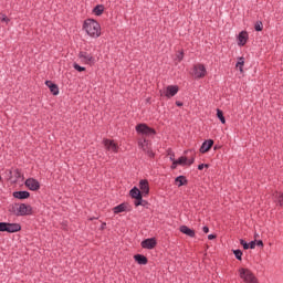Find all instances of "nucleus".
Masks as SVG:
<instances>
[{"label":"nucleus","instance_id":"f257e3e1","mask_svg":"<svg viewBox=\"0 0 283 283\" xmlns=\"http://www.w3.org/2000/svg\"><path fill=\"white\" fill-rule=\"evenodd\" d=\"M83 30H85L86 34L92 36V39H98V36H101V24L94 19L85 20Z\"/></svg>","mask_w":283,"mask_h":283},{"label":"nucleus","instance_id":"f03ea898","mask_svg":"<svg viewBox=\"0 0 283 283\" xmlns=\"http://www.w3.org/2000/svg\"><path fill=\"white\" fill-rule=\"evenodd\" d=\"M239 275H240L241 280L247 283H258V277H255L253 272H251V270H249V269L241 268L239 270Z\"/></svg>","mask_w":283,"mask_h":283},{"label":"nucleus","instance_id":"7ed1b4c3","mask_svg":"<svg viewBox=\"0 0 283 283\" xmlns=\"http://www.w3.org/2000/svg\"><path fill=\"white\" fill-rule=\"evenodd\" d=\"M13 213H15V216H30V213H32V207L25 205V203H15L13 207Z\"/></svg>","mask_w":283,"mask_h":283},{"label":"nucleus","instance_id":"20e7f679","mask_svg":"<svg viewBox=\"0 0 283 283\" xmlns=\"http://www.w3.org/2000/svg\"><path fill=\"white\" fill-rule=\"evenodd\" d=\"M130 196L136 200L135 207H145V205H147V201L143 200V192L140 191V189L134 187L130 190Z\"/></svg>","mask_w":283,"mask_h":283},{"label":"nucleus","instance_id":"39448f33","mask_svg":"<svg viewBox=\"0 0 283 283\" xmlns=\"http://www.w3.org/2000/svg\"><path fill=\"white\" fill-rule=\"evenodd\" d=\"M137 134H140L142 136H156V130L147 124H139L136 126Z\"/></svg>","mask_w":283,"mask_h":283},{"label":"nucleus","instance_id":"423d86ee","mask_svg":"<svg viewBox=\"0 0 283 283\" xmlns=\"http://www.w3.org/2000/svg\"><path fill=\"white\" fill-rule=\"evenodd\" d=\"M78 59L81 61V63H84L85 65H92L94 63H96V59H94V55H92L88 52L85 51H81L78 53Z\"/></svg>","mask_w":283,"mask_h":283},{"label":"nucleus","instance_id":"0eeeda50","mask_svg":"<svg viewBox=\"0 0 283 283\" xmlns=\"http://www.w3.org/2000/svg\"><path fill=\"white\" fill-rule=\"evenodd\" d=\"M178 91L177 85H168L164 91H160V95L166 96V98H174L178 94Z\"/></svg>","mask_w":283,"mask_h":283},{"label":"nucleus","instance_id":"6e6552de","mask_svg":"<svg viewBox=\"0 0 283 283\" xmlns=\"http://www.w3.org/2000/svg\"><path fill=\"white\" fill-rule=\"evenodd\" d=\"M103 145L106 151H112L113 154H118V149H120V147H118V144L112 139H104Z\"/></svg>","mask_w":283,"mask_h":283},{"label":"nucleus","instance_id":"1a4fd4ad","mask_svg":"<svg viewBox=\"0 0 283 283\" xmlns=\"http://www.w3.org/2000/svg\"><path fill=\"white\" fill-rule=\"evenodd\" d=\"M192 75L195 78H205L207 76V69L202 64H197L193 66Z\"/></svg>","mask_w":283,"mask_h":283},{"label":"nucleus","instance_id":"9d476101","mask_svg":"<svg viewBox=\"0 0 283 283\" xmlns=\"http://www.w3.org/2000/svg\"><path fill=\"white\" fill-rule=\"evenodd\" d=\"M25 187H28L30 191H39V189L41 188V185L39 184V181H36V179L29 178L25 180Z\"/></svg>","mask_w":283,"mask_h":283},{"label":"nucleus","instance_id":"9b49d317","mask_svg":"<svg viewBox=\"0 0 283 283\" xmlns=\"http://www.w3.org/2000/svg\"><path fill=\"white\" fill-rule=\"evenodd\" d=\"M139 191H142L143 196L149 195V181L142 179L139 181Z\"/></svg>","mask_w":283,"mask_h":283},{"label":"nucleus","instance_id":"f8f14e48","mask_svg":"<svg viewBox=\"0 0 283 283\" xmlns=\"http://www.w3.org/2000/svg\"><path fill=\"white\" fill-rule=\"evenodd\" d=\"M247 41H249V33L247 31L239 33L238 45H247Z\"/></svg>","mask_w":283,"mask_h":283},{"label":"nucleus","instance_id":"ddd939ff","mask_svg":"<svg viewBox=\"0 0 283 283\" xmlns=\"http://www.w3.org/2000/svg\"><path fill=\"white\" fill-rule=\"evenodd\" d=\"M143 249H154L156 247V239L150 238L142 242Z\"/></svg>","mask_w":283,"mask_h":283},{"label":"nucleus","instance_id":"4468645a","mask_svg":"<svg viewBox=\"0 0 283 283\" xmlns=\"http://www.w3.org/2000/svg\"><path fill=\"white\" fill-rule=\"evenodd\" d=\"M212 147H213V140L212 139L206 140L200 147V153L207 154V151H209V149H211Z\"/></svg>","mask_w":283,"mask_h":283},{"label":"nucleus","instance_id":"2eb2a0df","mask_svg":"<svg viewBox=\"0 0 283 283\" xmlns=\"http://www.w3.org/2000/svg\"><path fill=\"white\" fill-rule=\"evenodd\" d=\"M179 231L181 233H185V235H188L189 238H195L196 237V231L191 230V228H189L187 226H181L179 228Z\"/></svg>","mask_w":283,"mask_h":283},{"label":"nucleus","instance_id":"dca6fc26","mask_svg":"<svg viewBox=\"0 0 283 283\" xmlns=\"http://www.w3.org/2000/svg\"><path fill=\"white\" fill-rule=\"evenodd\" d=\"M17 231H21V226L18 223H7V232L8 233H17Z\"/></svg>","mask_w":283,"mask_h":283},{"label":"nucleus","instance_id":"f3484780","mask_svg":"<svg viewBox=\"0 0 283 283\" xmlns=\"http://www.w3.org/2000/svg\"><path fill=\"white\" fill-rule=\"evenodd\" d=\"M13 197L18 198V200H25V199L30 198V192L15 191V192H13Z\"/></svg>","mask_w":283,"mask_h":283},{"label":"nucleus","instance_id":"a211bd4d","mask_svg":"<svg viewBox=\"0 0 283 283\" xmlns=\"http://www.w3.org/2000/svg\"><path fill=\"white\" fill-rule=\"evenodd\" d=\"M138 145L143 151H147L149 156H154V153L149 151V143H147L145 139L139 142Z\"/></svg>","mask_w":283,"mask_h":283},{"label":"nucleus","instance_id":"6ab92c4d","mask_svg":"<svg viewBox=\"0 0 283 283\" xmlns=\"http://www.w3.org/2000/svg\"><path fill=\"white\" fill-rule=\"evenodd\" d=\"M45 85L49 86L50 91L52 92V94H53L54 96H57V94H59V86H56V84H54V83H52V82H50V81H46V82H45Z\"/></svg>","mask_w":283,"mask_h":283},{"label":"nucleus","instance_id":"aec40b11","mask_svg":"<svg viewBox=\"0 0 283 283\" xmlns=\"http://www.w3.org/2000/svg\"><path fill=\"white\" fill-rule=\"evenodd\" d=\"M93 12L94 14H96V17H101V14L105 12V7H103L102 4H98L93 9Z\"/></svg>","mask_w":283,"mask_h":283},{"label":"nucleus","instance_id":"412c9836","mask_svg":"<svg viewBox=\"0 0 283 283\" xmlns=\"http://www.w3.org/2000/svg\"><path fill=\"white\" fill-rule=\"evenodd\" d=\"M235 67H237V70H239L241 72V74H242V72H244V69H243L244 67V57L238 59Z\"/></svg>","mask_w":283,"mask_h":283},{"label":"nucleus","instance_id":"4be33fe9","mask_svg":"<svg viewBox=\"0 0 283 283\" xmlns=\"http://www.w3.org/2000/svg\"><path fill=\"white\" fill-rule=\"evenodd\" d=\"M113 211H114V213H123V211H127V205L122 203V205L115 207Z\"/></svg>","mask_w":283,"mask_h":283},{"label":"nucleus","instance_id":"5701e85b","mask_svg":"<svg viewBox=\"0 0 283 283\" xmlns=\"http://www.w3.org/2000/svg\"><path fill=\"white\" fill-rule=\"evenodd\" d=\"M134 258L139 264H147V258L145 255L136 254Z\"/></svg>","mask_w":283,"mask_h":283},{"label":"nucleus","instance_id":"b1692460","mask_svg":"<svg viewBox=\"0 0 283 283\" xmlns=\"http://www.w3.org/2000/svg\"><path fill=\"white\" fill-rule=\"evenodd\" d=\"M177 186L182 187V185L187 184V179L184 176H179L175 179Z\"/></svg>","mask_w":283,"mask_h":283},{"label":"nucleus","instance_id":"393cba45","mask_svg":"<svg viewBox=\"0 0 283 283\" xmlns=\"http://www.w3.org/2000/svg\"><path fill=\"white\" fill-rule=\"evenodd\" d=\"M275 200H277V203L280 205V207H283V193L282 192H276L274 195Z\"/></svg>","mask_w":283,"mask_h":283},{"label":"nucleus","instance_id":"a878e982","mask_svg":"<svg viewBox=\"0 0 283 283\" xmlns=\"http://www.w3.org/2000/svg\"><path fill=\"white\" fill-rule=\"evenodd\" d=\"M217 117L219 118V120H221L222 125L227 123V119L224 118V113H222V111L217 109Z\"/></svg>","mask_w":283,"mask_h":283},{"label":"nucleus","instance_id":"bb28decb","mask_svg":"<svg viewBox=\"0 0 283 283\" xmlns=\"http://www.w3.org/2000/svg\"><path fill=\"white\" fill-rule=\"evenodd\" d=\"M264 29V24H262V21H258L255 24H254V30L256 32H262V30Z\"/></svg>","mask_w":283,"mask_h":283},{"label":"nucleus","instance_id":"cd10ccee","mask_svg":"<svg viewBox=\"0 0 283 283\" xmlns=\"http://www.w3.org/2000/svg\"><path fill=\"white\" fill-rule=\"evenodd\" d=\"M177 165H181V167H185L187 165V157H180L177 159Z\"/></svg>","mask_w":283,"mask_h":283},{"label":"nucleus","instance_id":"c85d7f7f","mask_svg":"<svg viewBox=\"0 0 283 283\" xmlns=\"http://www.w3.org/2000/svg\"><path fill=\"white\" fill-rule=\"evenodd\" d=\"M73 67H74V70H76L77 72H85V67L78 65L77 63H73Z\"/></svg>","mask_w":283,"mask_h":283},{"label":"nucleus","instance_id":"c756f323","mask_svg":"<svg viewBox=\"0 0 283 283\" xmlns=\"http://www.w3.org/2000/svg\"><path fill=\"white\" fill-rule=\"evenodd\" d=\"M237 260H242V252L240 250H233Z\"/></svg>","mask_w":283,"mask_h":283},{"label":"nucleus","instance_id":"7c9ffc66","mask_svg":"<svg viewBox=\"0 0 283 283\" xmlns=\"http://www.w3.org/2000/svg\"><path fill=\"white\" fill-rule=\"evenodd\" d=\"M182 59H185V53L182 51H180L179 53H177V61H182Z\"/></svg>","mask_w":283,"mask_h":283},{"label":"nucleus","instance_id":"2f4dec72","mask_svg":"<svg viewBox=\"0 0 283 283\" xmlns=\"http://www.w3.org/2000/svg\"><path fill=\"white\" fill-rule=\"evenodd\" d=\"M7 229H8V223L0 222V231H7Z\"/></svg>","mask_w":283,"mask_h":283},{"label":"nucleus","instance_id":"473e14b6","mask_svg":"<svg viewBox=\"0 0 283 283\" xmlns=\"http://www.w3.org/2000/svg\"><path fill=\"white\" fill-rule=\"evenodd\" d=\"M240 244L241 245H243V249L247 251V250H249V243H247V241H244V240H240Z\"/></svg>","mask_w":283,"mask_h":283},{"label":"nucleus","instance_id":"72a5a7b5","mask_svg":"<svg viewBox=\"0 0 283 283\" xmlns=\"http://www.w3.org/2000/svg\"><path fill=\"white\" fill-rule=\"evenodd\" d=\"M205 167L207 168V169H209V165L208 164H200L199 166H198V169L200 170V171H202V169H205Z\"/></svg>","mask_w":283,"mask_h":283},{"label":"nucleus","instance_id":"f704fd0d","mask_svg":"<svg viewBox=\"0 0 283 283\" xmlns=\"http://www.w3.org/2000/svg\"><path fill=\"white\" fill-rule=\"evenodd\" d=\"M249 244V249H255L256 247V241H251Z\"/></svg>","mask_w":283,"mask_h":283},{"label":"nucleus","instance_id":"c9c22d12","mask_svg":"<svg viewBox=\"0 0 283 283\" xmlns=\"http://www.w3.org/2000/svg\"><path fill=\"white\" fill-rule=\"evenodd\" d=\"M196 158H191V159H187V165L190 166V165H193Z\"/></svg>","mask_w":283,"mask_h":283},{"label":"nucleus","instance_id":"e433bc0d","mask_svg":"<svg viewBox=\"0 0 283 283\" xmlns=\"http://www.w3.org/2000/svg\"><path fill=\"white\" fill-rule=\"evenodd\" d=\"M0 19H1V21L4 22V23H8V21H9V20H8V17H6V15H1Z\"/></svg>","mask_w":283,"mask_h":283},{"label":"nucleus","instance_id":"4c0bfd02","mask_svg":"<svg viewBox=\"0 0 283 283\" xmlns=\"http://www.w3.org/2000/svg\"><path fill=\"white\" fill-rule=\"evenodd\" d=\"M177 167H178V161H177V160H174V161H172L171 169H176Z\"/></svg>","mask_w":283,"mask_h":283},{"label":"nucleus","instance_id":"58836bf2","mask_svg":"<svg viewBox=\"0 0 283 283\" xmlns=\"http://www.w3.org/2000/svg\"><path fill=\"white\" fill-rule=\"evenodd\" d=\"M256 247H264V242L262 240L256 241Z\"/></svg>","mask_w":283,"mask_h":283},{"label":"nucleus","instance_id":"ea45409f","mask_svg":"<svg viewBox=\"0 0 283 283\" xmlns=\"http://www.w3.org/2000/svg\"><path fill=\"white\" fill-rule=\"evenodd\" d=\"M208 240H216V235L214 234H209Z\"/></svg>","mask_w":283,"mask_h":283},{"label":"nucleus","instance_id":"a19ab883","mask_svg":"<svg viewBox=\"0 0 283 283\" xmlns=\"http://www.w3.org/2000/svg\"><path fill=\"white\" fill-rule=\"evenodd\" d=\"M203 233H209V227H203Z\"/></svg>","mask_w":283,"mask_h":283},{"label":"nucleus","instance_id":"79ce46f5","mask_svg":"<svg viewBox=\"0 0 283 283\" xmlns=\"http://www.w3.org/2000/svg\"><path fill=\"white\" fill-rule=\"evenodd\" d=\"M177 107H182V103L181 102H176Z\"/></svg>","mask_w":283,"mask_h":283},{"label":"nucleus","instance_id":"37998d69","mask_svg":"<svg viewBox=\"0 0 283 283\" xmlns=\"http://www.w3.org/2000/svg\"><path fill=\"white\" fill-rule=\"evenodd\" d=\"M170 160H172V163H174V155L170 156Z\"/></svg>","mask_w":283,"mask_h":283}]
</instances>
